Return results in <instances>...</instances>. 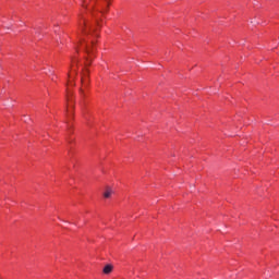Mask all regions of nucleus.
<instances>
[{
	"instance_id": "obj_7",
	"label": "nucleus",
	"mask_w": 279,
	"mask_h": 279,
	"mask_svg": "<svg viewBox=\"0 0 279 279\" xmlns=\"http://www.w3.org/2000/svg\"><path fill=\"white\" fill-rule=\"evenodd\" d=\"M80 93H81V97H86V94H84V89H80Z\"/></svg>"
},
{
	"instance_id": "obj_5",
	"label": "nucleus",
	"mask_w": 279,
	"mask_h": 279,
	"mask_svg": "<svg viewBox=\"0 0 279 279\" xmlns=\"http://www.w3.org/2000/svg\"><path fill=\"white\" fill-rule=\"evenodd\" d=\"M80 31L87 36V34H89V32H86V28H84V26H80Z\"/></svg>"
},
{
	"instance_id": "obj_3",
	"label": "nucleus",
	"mask_w": 279,
	"mask_h": 279,
	"mask_svg": "<svg viewBox=\"0 0 279 279\" xmlns=\"http://www.w3.org/2000/svg\"><path fill=\"white\" fill-rule=\"evenodd\" d=\"M112 269H114V267L111 264H108L104 267L102 274L108 276L109 274H112Z\"/></svg>"
},
{
	"instance_id": "obj_1",
	"label": "nucleus",
	"mask_w": 279,
	"mask_h": 279,
	"mask_svg": "<svg viewBox=\"0 0 279 279\" xmlns=\"http://www.w3.org/2000/svg\"><path fill=\"white\" fill-rule=\"evenodd\" d=\"M89 73L90 72L88 71V69H86L81 78V82H82V85L84 86V88H88V84H90Z\"/></svg>"
},
{
	"instance_id": "obj_8",
	"label": "nucleus",
	"mask_w": 279,
	"mask_h": 279,
	"mask_svg": "<svg viewBox=\"0 0 279 279\" xmlns=\"http://www.w3.org/2000/svg\"><path fill=\"white\" fill-rule=\"evenodd\" d=\"M78 43H80V45H82V43H84V39L80 38Z\"/></svg>"
},
{
	"instance_id": "obj_9",
	"label": "nucleus",
	"mask_w": 279,
	"mask_h": 279,
	"mask_svg": "<svg viewBox=\"0 0 279 279\" xmlns=\"http://www.w3.org/2000/svg\"><path fill=\"white\" fill-rule=\"evenodd\" d=\"M102 12H108V7H107V9H105V11H102Z\"/></svg>"
},
{
	"instance_id": "obj_2",
	"label": "nucleus",
	"mask_w": 279,
	"mask_h": 279,
	"mask_svg": "<svg viewBox=\"0 0 279 279\" xmlns=\"http://www.w3.org/2000/svg\"><path fill=\"white\" fill-rule=\"evenodd\" d=\"M113 194H114V191L112 190V187H106L104 197L106 199H110V197H112Z\"/></svg>"
},
{
	"instance_id": "obj_6",
	"label": "nucleus",
	"mask_w": 279,
	"mask_h": 279,
	"mask_svg": "<svg viewBox=\"0 0 279 279\" xmlns=\"http://www.w3.org/2000/svg\"><path fill=\"white\" fill-rule=\"evenodd\" d=\"M72 62H73V64H77V58L72 57Z\"/></svg>"
},
{
	"instance_id": "obj_4",
	"label": "nucleus",
	"mask_w": 279,
	"mask_h": 279,
	"mask_svg": "<svg viewBox=\"0 0 279 279\" xmlns=\"http://www.w3.org/2000/svg\"><path fill=\"white\" fill-rule=\"evenodd\" d=\"M85 51H86L87 56H90L95 51V41H92L90 46H86Z\"/></svg>"
}]
</instances>
